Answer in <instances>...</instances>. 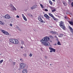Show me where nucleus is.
<instances>
[{"instance_id": "nucleus-1", "label": "nucleus", "mask_w": 73, "mask_h": 73, "mask_svg": "<svg viewBox=\"0 0 73 73\" xmlns=\"http://www.w3.org/2000/svg\"><path fill=\"white\" fill-rule=\"evenodd\" d=\"M50 38L48 36H46L42 38L41 40V42L43 45L45 46H49V43L48 42V41H50Z\"/></svg>"}, {"instance_id": "nucleus-2", "label": "nucleus", "mask_w": 73, "mask_h": 73, "mask_svg": "<svg viewBox=\"0 0 73 73\" xmlns=\"http://www.w3.org/2000/svg\"><path fill=\"white\" fill-rule=\"evenodd\" d=\"M60 26L62 28V29L65 30V25H64V22L62 21H60Z\"/></svg>"}, {"instance_id": "nucleus-3", "label": "nucleus", "mask_w": 73, "mask_h": 73, "mask_svg": "<svg viewBox=\"0 0 73 73\" xmlns=\"http://www.w3.org/2000/svg\"><path fill=\"white\" fill-rule=\"evenodd\" d=\"M26 67V65L25 64L21 63L20 64V68L21 69H24Z\"/></svg>"}, {"instance_id": "nucleus-4", "label": "nucleus", "mask_w": 73, "mask_h": 73, "mask_svg": "<svg viewBox=\"0 0 73 73\" xmlns=\"http://www.w3.org/2000/svg\"><path fill=\"white\" fill-rule=\"evenodd\" d=\"M2 32H3V33L5 35H9V34L8 33V32L7 31H5L4 30H1Z\"/></svg>"}, {"instance_id": "nucleus-5", "label": "nucleus", "mask_w": 73, "mask_h": 73, "mask_svg": "<svg viewBox=\"0 0 73 73\" xmlns=\"http://www.w3.org/2000/svg\"><path fill=\"white\" fill-rule=\"evenodd\" d=\"M44 17H46V19H48V20H49V19L50 18V17H49L48 15L46 14H45L44 15Z\"/></svg>"}, {"instance_id": "nucleus-6", "label": "nucleus", "mask_w": 73, "mask_h": 73, "mask_svg": "<svg viewBox=\"0 0 73 73\" xmlns=\"http://www.w3.org/2000/svg\"><path fill=\"white\" fill-rule=\"evenodd\" d=\"M5 18L7 19H11V16L8 14H6L5 15Z\"/></svg>"}, {"instance_id": "nucleus-7", "label": "nucleus", "mask_w": 73, "mask_h": 73, "mask_svg": "<svg viewBox=\"0 0 73 73\" xmlns=\"http://www.w3.org/2000/svg\"><path fill=\"white\" fill-rule=\"evenodd\" d=\"M15 39H10L9 40L10 42L12 44H14Z\"/></svg>"}, {"instance_id": "nucleus-8", "label": "nucleus", "mask_w": 73, "mask_h": 73, "mask_svg": "<svg viewBox=\"0 0 73 73\" xmlns=\"http://www.w3.org/2000/svg\"><path fill=\"white\" fill-rule=\"evenodd\" d=\"M23 73H27L28 71L25 68H24L22 71Z\"/></svg>"}, {"instance_id": "nucleus-9", "label": "nucleus", "mask_w": 73, "mask_h": 73, "mask_svg": "<svg viewBox=\"0 0 73 73\" xmlns=\"http://www.w3.org/2000/svg\"><path fill=\"white\" fill-rule=\"evenodd\" d=\"M19 43V40L17 39H15L14 40V44H17Z\"/></svg>"}, {"instance_id": "nucleus-10", "label": "nucleus", "mask_w": 73, "mask_h": 73, "mask_svg": "<svg viewBox=\"0 0 73 73\" xmlns=\"http://www.w3.org/2000/svg\"><path fill=\"white\" fill-rule=\"evenodd\" d=\"M38 19L39 21L41 22V23H43V21H42V19L41 18V17H38Z\"/></svg>"}, {"instance_id": "nucleus-11", "label": "nucleus", "mask_w": 73, "mask_h": 73, "mask_svg": "<svg viewBox=\"0 0 73 73\" xmlns=\"http://www.w3.org/2000/svg\"><path fill=\"white\" fill-rule=\"evenodd\" d=\"M49 48L50 50H51L52 51V52H55L56 51V50H55V49H54L51 47H49Z\"/></svg>"}, {"instance_id": "nucleus-12", "label": "nucleus", "mask_w": 73, "mask_h": 73, "mask_svg": "<svg viewBox=\"0 0 73 73\" xmlns=\"http://www.w3.org/2000/svg\"><path fill=\"white\" fill-rule=\"evenodd\" d=\"M22 16L23 17V19L25 20V21H27V18H26V17H25V16H24V14H22Z\"/></svg>"}, {"instance_id": "nucleus-13", "label": "nucleus", "mask_w": 73, "mask_h": 73, "mask_svg": "<svg viewBox=\"0 0 73 73\" xmlns=\"http://www.w3.org/2000/svg\"><path fill=\"white\" fill-rule=\"evenodd\" d=\"M69 29L70 30V31L72 32V33H73V29L72 28V27H70V26H69Z\"/></svg>"}, {"instance_id": "nucleus-14", "label": "nucleus", "mask_w": 73, "mask_h": 73, "mask_svg": "<svg viewBox=\"0 0 73 73\" xmlns=\"http://www.w3.org/2000/svg\"><path fill=\"white\" fill-rule=\"evenodd\" d=\"M50 32L51 33H52V34H54V35H56V32H54L53 31H50Z\"/></svg>"}, {"instance_id": "nucleus-15", "label": "nucleus", "mask_w": 73, "mask_h": 73, "mask_svg": "<svg viewBox=\"0 0 73 73\" xmlns=\"http://www.w3.org/2000/svg\"><path fill=\"white\" fill-rule=\"evenodd\" d=\"M68 23H69V24L71 25H73V22L72 21H68Z\"/></svg>"}, {"instance_id": "nucleus-16", "label": "nucleus", "mask_w": 73, "mask_h": 73, "mask_svg": "<svg viewBox=\"0 0 73 73\" xmlns=\"http://www.w3.org/2000/svg\"><path fill=\"white\" fill-rule=\"evenodd\" d=\"M48 15H49V16H50V17H52L54 16H53V14H52V13H49L48 14Z\"/></svg>"}, {"instance_id": "nucleus-17", "label": "nucleus", "mask_w": 73, "mask_h": 73, "mask_svg": "<svg viewBox=\"0 0 73 73\" xmlns=\"http://www.w3.org/2000/svg\"><path fill=\"white\" fill-rule=\"evenodd\" d=\"M33 7L34 9H36V8H37V5H35L33 6Z\"/></svg>"}, {"instance_id": "nucleus-18", "label": "nucleus", "mask_w": 73, "mask_h": 73, "mask_svg": "<svg viewBox=\"0 0 73 73\" xmlns=\"http://www.w3.org/2000/svg\"><path fill=\"white\" fill-rule=\"evenodd\" d=\"M0 24H1V25H4L5 23H4L0 21Z\"/></svg>"}, {"instance_id": "nucleus-19", "label": "nucleus", "mask_w": 73, "mask_h": 73, "mask_svg": "<svg viewBox=\"0 0 73 73\" xmlns=\"http://www.w3.org/2000/svg\"><path fill=\"white\" fill-rule=\"evenodd\" d=\"M57 45H61V43H60V41H58V42Z\"/></svg>"}, {"instance_id": "nucleus-20", "label": "nucleus", "mask_w": 73, "mask_h": 73, "mask_svg": "<svg viewBox=\"0 0 73 73\" xmlns=\"http://www.w3.org/2000/svg\"><path fill=\"white\" fill-rule=\"evenodd\" d=\"M58 36L59 37H61L62 36V34H59Z\"/></svg>"}, {"instance_id": "nucleus-21", "label": "nucleus", "mask_w": 73, "mask_h": 73, "mask_svg": "<svg viewBox=\"0 0 73 73\" xmlns=\"http://www.w3.org/2000/svg\"><path fill=\"white\" fill-rule=\"evenodd\" d=\"M21 43L22 45H23V44H24V41H23V40H21Z\"/></svg>"}, {"instance_id": "nucleus-22", "label": "nucleus", "mask_w": 73, "mask_h": 73, "mask_svg": "<svg viewBox=\"0 0 73 73\" xmlns=\"http://www.w3.org/2000/svg\"><path fill=\"white\" fill-rule=\"evenodd\" d=\"M52 18H53V19H54V20H57V19L54 17V16L52 17Z\"/></svg>"}, {"instance_id": "nucleus-23", "label": "nucleus", "mask_w": 73, "mask_h": 73, "mask_svg": "<svg viewBox=\"0 0 73 73\" xmlns=\"http://www.w3.org/2000/svg\"><path fill=\"white\" fill-rule=\"evenodd\" d=\"M49 3H50V4H53V3H52V1H51L50 0L49 1Z\"/></svg>"}, {"instance_id": "nucleus-24", "label": "nucleus", "mask_w": 73, "mask_h": 73, "mask_svg": "<svg viewBox=\"0 0 73 73\" xmlns=\"http://www.w3.org/2000/svg\"><path fill=\"white\" fill-rule=\"evenodd\" d=\"M40 6L41 7V8H44V6H43V5H42L41 4H40Z\"/></svg>"}, {"instance_id": "nucleus-25", "label": "nucleus", "mask_w": 73, "mask_h": 73, "mask_svg": "<svg viewBox=\"0 0 73 73\" xmlns=\"http://www.w3.org/2000/svg\"><path fill=\"white\" fill-rule=\"evenodd\" d=\"M13 10H15V11H16V8H15V7H14V6H13Z\"/></svg>"}, {"instance_id": "nucleus-26", "label": "nucleus", "mask_w": 73, "mask_h": 73, "mask_svg": "<svg viewBox=\"0 0 73 73\" xmlns=\"http://www.w3.org/2000/svg\"><path fill=\"white\" fill-rule=\"evenodd\" d=\"M63 4L64 5V6H66V3L65 2L63 3Z\"/></svg>"}, {"instance_id": "nucleus-27", "label": "nucleus", "mask_w": 73, "mask_h": 73, "mask_svg": "<svg viewBox=\"0 0 73 73\" xmlns=\"http://www.w3.org/2000/svg\"><path fill=\"white\" fill-rule=\"evenodd\" d=\"M49 37L50 38H53V36L50 35L49 36Z\"/></svg>"}, {"instance_id": "nucleus-28", "label": "nucleus", "mask_w": 73, "mask_h": 73, "mask_svg": "<svg viewBox=\"0 0 73 73\" xmlns=\"http://www.w3.org/2000/svg\"><path fill=\"white\" fill-rule=\"evenodd\" d=\"M56 11V9H54L53 10H52V12H55V11Z\"/></svg>"}, {"instance_id": "nucleus-29", "label": "nucleus", "mask_w": 73, "mask_h": 73, "mask_svg": "<svg viewBox=\"0 0 73 73\" xmlns=\"http://www.w3.org/2000/svg\"><path fill=\"white\" fill-rule=\"evenodd\" d=\"M3 62V60H0V64L2 63Z\"/></svg>"}, {"instance_id": "nucleus-30", "label": "nucleus", "mask_w": 73, "mask_h": 73, "mask_svg": "<svg viewBox=\"0 0 73 73\" xmlns=\"http://www.w3.org/2000/svg\"><path fill=\"white\" fill-rule=\"evenodd\" d=\"M13 65H14V66H15V65L16 63H15V62H13Z\"/></svg>"}, {"instance_id": "nucleus-31", "label": "nucleus", "mask_w": 73, "mask_h": 73, "mask_svg": "<svg viewBox=\"0 0 73 73\" xmlns=\"http://www.w3.org/2000/svg\"><path fill=\"white\" fill-rule=\"evenodd\" d=\"M30 57H32V54H29Z\"/></svg>"}, {"instance_id": "nucleus-32", "label": "nucleus", "mask_w": 73, "mask_h": 73, "mask_svg": "<svg viewBox=\"0 0 73 73\" xmlns=\"http://www.w3.org/2000/svg\"><path fill=\"white\" fill-rule=\"evenodd\" d=\"M45 11H46V12L47 11H48V9H44Z\"/></svg>"}, {"instance_id": "nucleus-33", "label": "nucleus", "mask_w": 73, "mask_h": 73, "mask_svg": "<svg viewBox=\"0 0 73 73\" xmlns=\"http://www.w3.org/2000/svg\"><path fill=\"white\" fill-rule=\"evenodd\" d=\"M71 6H72V7H73V2H72L71 3Z\"/></svg>"}, {"instance_id": "nucleus-34", "label": "nucleus", "mask_w": 73, "mask_h": 73, "mask_svg": "<svg viewBox=\"0 0 73 73\" xmlns=\"http://www.w3.org/2000/svg\"><path fill=\"white\" fill-rule=\"evenodd\" d=\"M31 9H34V7H33H33H31Z\"/></svg>"}, {"instance_id": "nucleus-35", "label": "nucleus", "mask_w": 73, "mask_h": 73, "mask_svg": "<svg viewBox=\"0 0 73 73\" xmlns=\"http://www.w3.org/2000/svg\"><path fill=\"white\" fill-rule=\"evenodd\" d=\"M64 19H67V16H66L64 17Z\"/></svg>"}, {"instance_id": "nucleus-36", "label": "nucleus", "mask_w": 73, "mask_h": 73, "mask_svg": "<svg viewBox=\"0 0 73 73\" xmlns=\"http://www.w3.org/2000/svg\"><path fill=\"white\" fill-rule=\"evenodd\" d=\"M16 17H17V18H19V15H17Z\"/></svg>"}, {"instance_id": "nucleus-37", "label": "nucleus", "mask_w": 73, "mask_h": 73, "mask_svg": "<svg viewBox=\"0 0 73 73\" xmlns=\"http://www.w3.org/2000/svg\"><path fill=\"white\" fill-rule=\"evenodd\" d=\"M10 25L11 26V27H12V24H10Z\"/></svg>"}, {"instance_id": "nucleus-38", "label": "nucleus", "mask_w": 73, "mask_h": 73, "mask_svg": "<svg viewBox=\"0 0 73 73\" xmlns=\"http://www.w3.org/2000/svg\"><path fill=\"white\" fill-rule=\"evenodd\" d=\"M55 37L56 38H57V37L56 36H55Z\"/></svg>"}, {"instance_id": "nucleus-39", "label": "nucleus", "mask_w": 73, "mask_h": 73, "mask_svg": "<svg viewBox=\"0 0 73 73\" xmlns=\"http://www.w3.org/2000/svg\"><path fill=\"white\" fill-rule=\"evenodd\" d=\"M66 13L67 15H68V14H69L68 12H66Z\"/></svg>"}, {"instance_id": "nucleus-40", "label": "nucleus", "mask_w": 73, "mask_h": 73, "mask_svg": "<svg viewBox=\"0 0 73 73\" xmlns=\"http://www.w3.org/2000/svg\"><path fill=\"white\" fill-rule=\"evenodd\" d=\"M45 58H47V56H45Z\"/></svg>"}, {"instance_id": "nucleus-41", "label": "nucleus", "mask_w": 73, "mask_h": 73, "mask_svg": "<svg viewBox=\"0 0 73 73\" xmlns=\"http://www.w3.org/2000/svg\"><path fill=\"white\" fill-rule=\"evenodd\" d=\"M53 51L51 50L50 51V52H52Z\"/></svg>"}, {"instance_id": "nucleus-42", "label": "nucleus", "mask_w": 73, "mask_h": 73, "mask_svg": "<svg viewBox=\"0 0 73 73\" xmlns=\"http://www.w3.org/2000/svg\"><path fill=\"white\" fill-rule=\"evenodd\" d=\"M53 1L55 2V0H52Z\"/></svg>"}, {"instance_id": "nucleus-43", "label": "nucleus", "mask_w": 73, "mask_h": 73, "mask_svg": "<svg viewBox=\"0 0 73 73\" xmlns=\"http://www.w3.org/2000/svg\"><path fill=\"white\" fill-rule=\"evenodd\" d=\"M21 48L22 49H23V47L22 46L21 47Z\"/></svg>"}, {"instance_id": "nucleus-44", "label": "nucleus", "mask_w": 73, "mask_h": 73, "mask_svg": "<svg viewBox=\"0 0 73 73\" xmlns=\"http://www.w3.org/2000/svg\"><path fill=\"white\" fill-rule=\"evenodd\" d=\"M54 45H57V44H54Z\"/></svg>"}, {"instance_id": "nucleus-45", "label": "nucleus", "mask_w": 73, "mask_h": 73, "mask_svg": "<svg viewBox=\"0 0 73 73\" xmlns=\"http://www.w3.org/2000/svg\"><path fill=\"white\" fill-rule=\"evenodd\" d=\"M50 42H52V40H50Z\"/></svg>"}, {"instance_id": "nucleus-46", "label": "nucleus", "mask_w": 73, "mask_h": 73, "mask_svg": "<svg viewBox=\"0 0 73 73\" xmlns=\"http://www.w3.org/2000/svg\"><path fill=\"white\" fill-rule=\"evenodd\" d=\"M24 54H25V55H27V54H24Z\"/></svg>"}, {"instance_id": "nucleus-47", "label": "nucleus", "mask_w": 73, "mask_h": 73, "mask_svg": "<svg viewBox=\"0 0 73 73\" xmlns=\"http://www.w3.org/2000/svg\"><path fill=\"white\" fill-rule=\"evenodd\" d=\"M20 60H22V59H20Z\"/></svg>"}, {"instance_id": "nucleus-48", "label": "nucleus", "mask_w": 73, "mask_h": 73, "mask_svg": "<svg viewBox=\"0 0 73 73\" xmlns=\"http://www.w3.org/2000/svg\"><path fill=\"white\" fill-rule=\"evenodd\" d=\"M52 65V64H50V65Z\"/></svg>"}, {"instance_id": "nucleus-49", "label": "nucleus", "mask_w": 73, "mask_h": 73, "mask_svg": "<svg viewBox=\"0 0 73 73\" xmlns=\"http://www.w3.org/2000/svg\"><path fill=\"white\" fill-rule=\"evenodd\" d=\"M12 5H11V6H12Z\"/></svg>"}, {"instance_id": "nucleus-50", "label": "nucleus", "mask_w": 73, "mask_h": 73, "mask_svg": "<svg viewBox=\"0 0 73 73\" xmlns=\"http://www.w3.org/2000/svg\"><path fill=\"white\" fill-rule=\"evenodd\" d=\"M1 54H0V55H1Z\"/></svg>"}, {"instance_id": "nucleus-51", "label": "nucleus", "mask_w": 73, "mask_h": 73, "mask_svg": "<svg viewBox=\"0 0 73 73\" xmlns=\"http://www.w3.org/2000/svg\"><path fill=\"white\" fill-rule=\"evenodd\" d=\"M68 0V1H70V0Z\"/></svg>"}]
</instances>
